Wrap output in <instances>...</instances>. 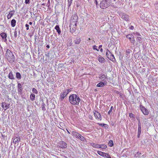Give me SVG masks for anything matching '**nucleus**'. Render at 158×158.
I'll return each mask as SVG.
<instances>
[{
    "label": "nucleus",
    "instance_id": "26",
    "mask_svg": "<svg viewBox=\"0 0 158 158\" xmlns=\"http://www.w3.org/2000/svg\"><path fill=\"white\" fill-rule=\"evenodd\" d=\"M91 145L94 148H99V144H96L94 143H92Z\"/></svg>",
    "mask_w": 158,
    "mask_h": 158
},
{
    "label": "nucleus",
    "instance_id": "25",
    "mask_svg": "<svg viewBox=\"0 0 158 158\" xmlns=\"http://www.w3.org/2000/svg\"><path fill=\"white\" fill-rule=\"evenodd\" d=\"M35 95L33 94H31L30 96V98L31 99L32 101H33L35 100Z\"/></svg>",
    "mask_w": 158,
    "mask_h": 158
},
{
    "label": "nucleus",
    "instance_id": "57",
    "mask_svg": "<svg viewBox=\"0 0 158 158\" xmlns=\"http://www.w3.org/2000/svg\"><path fill=\"white\" fill-rule=\"evenodd\" d=\"M102 45H100L99 46V48H102Z\"/></svg>",
    "mask_w": 158,
    "mask_h": 158
},
{
    "label": "nucleus",
    "instance_id": "38",
    "mask_svg": "<svg viewBox=\"0 0 158 158\" xmlns=\"http://www.w3.org/2000/svg\"><path fill=\"white\" fill-rule=\"evenodd\" d=\"M113 109V106H111L110 107V110L108 112V114H110V113L112 112V110Z\"/></svg>",
    "mask_w": 158,
    "mask_h": 158
},
{
    "label": "nucleus",
    "instance_id": "4",
    "mask_svg": "<svg viewBox=\"0 0 158 158\" xmlns=\"http://www.w3.org/2000/svg\"><path fill=\"white\" fill-rule=\"evenodd\" d=\"M70 31L71 33H73L76 30V22H74L73 24H71L70 26Z\"/></svg>",
    "mask_w": 158,
    "mask_h": 158
},
{
    "label": "nucleus",
    "instance_id": "16",
    "mask_svg": "<svg viewBox=\"0 0 158 158\" xmlns=\"http://www.w3.org/2000/svg\"><path fill=\"white\" fill-rule=\"evenodd\" d=\"M99 78L101 80V81L104 82V81H106L105 80V78H106L107 79V76H105L104 74H101L99 77Z\"/></svg>",
    "mask_w": 158,
    "mask_h": 158
},
{
    "label": "nucleus",
    "instance_id": "20",
    "mask_svg": "<svg viewBox=\"0 0 158 158\" xmlns=\"http://www.w3.org/2000/svg\"><path fill=\"white\" fill-rule=\"evenodd\" d=\"M55 28L57 32H58V34L59 35H60L61 33V31L60 29L59 26L58 25H56L55 26Z\"/></svg>",
    "mask_w": 158,
    "mask_h": 158
},
{
    "label": "nucleus",
    "instance_id": "43",
    "mask_svg": "<svg viewBox=\"0 0 158 158\" xmlns=\"http://www.w3.org/2000/svg\"><path fill=\"white\" fill-rule=\"evenodd\" d=\"M98 124L100 126H101L102 127H103L105 126V124L104 123H98Z\"/></svg>",
    "mask_w": 158,
    "mask_h": 158
},
{
    "label": "nucleus",
    "instance_id": "27",
    "mask_svg": "<svg viewBox=\"0 0 158 158\" xmlns=\"http://www.w3.org/2000/svg\"><path fill=\"white\" fill-rule=\"evenodd\" d=\"M16 77L18 79H20L21 78V76L20 73L19 72H17L16 74Z\"/></svg>",
    "mask_w": 158,
    "mask_h": 158
},
{
    "label": "nucleus",
    "instance_id": "46",
    "mask_svg": "<svg viewBox=\"0 0 158 158\" xmlns=\"http://www.w3.org/2000/svg\"><path fill=\"white\" fill-rule=\"evenodd\" d=\"M25 3L26 4H28L30 3V0H25Z\"/></svg>",
    "mask_w": 158,
    "mask_h": 158
},
{
    "label": "nucleus",
    "instance_id": "63",
    "mask_svg": "<svg viewBox=\"0 0 158 158\" xmlns=\"http://www.w3.org/2000/svg\"><path fill=\"white\" fill-rule=\"evenodd\" d=\"M78 43H79V42H76V44H78Z\"/></svg>",
    "mask_w": 158,
    "mask_h": 158
},
{
    "label": "nucleus",
    "instance_id": "59",
    "mask_svg": "<svg viewBox=\"0 0 158 158\" xmlns=\"http://www.w3.org/2000/svg\"><path fill=\"white\" fill-rule=\"evenodd\" d=\"M37 145V143H35L33 145H34V146H36V145Z\"/></svg>",
    "mask_w": 158,
    "mask_h": 158
},
{
    "label": "nucleus",
    "instance_id": "55",
    "mask_svg": "<svg viewBox=\"0 0 158 158\" xmlns=\"http://www.w3.org/2000/svg\"><path fill=\"white\" fill-rule=\"evenodd\" d=\"M66 130L67 132H68V133L69 134H70V132L68 131V130H67V128L66 129Z\"/></svg>",
    "mask_w": 158,
    "mask_h": 158
},
{
    "label": "nucleus",
    "instance_id": "37",
    "mask_svg": "<svg viewBox=\"0 0 158 158\" xmlns=\"http://www.w3.org/2000/svg\"><path fill=\"white\" fill-rule=\"evenodd\" d=\"M73 0H68V6H70L71 5V3H72Z\"/></svg>",
    "mask_w": 158,
    "mask_h": 158
},
{
    "label": "nucleus",
    "instance_id": "62",
    "mask_svg": "<svg viewBox=\"0 0 158 158\" xmlns=\"http://www.w3.org/2000/svg\"><path fill=\"white\" fill-rule=\"evenodd\" d=\"M42 5H45V4L44 3H43L42 4Z\"/></svg>",
    "mask_w": 158,
    "mask_h": 158
},
{
    "label": "nucleus",
    "instance_id": "5",
    "mask_svg": "<svg viewBox=\"0 0 158 158\" xmlns=\"http://www.w3.org/2000/svg\"><path fill=\"white\" fill-rule=\"evenodd\" d=\"M97 152L98 154L103 157H105L107 158H111L110 155L108 153H104L99 151H98Z\"/></svg>",
    "mask_w": 158,
    "mask_h": 158
},
{
    "label": "nucleus",
    "instance_id": "61",
    "mask_svg": "<svg viewBox=\"0 0 158 158\" xmlns=\"http://www.w3.org/2000/svg\"><path fill=\"white\" fill-rule=\"evenodd\" d=\"M34 139H33V140H32V143H33V142H34Z\"/></svg>",
    "mask_w": 158,
    "mask_h": 158
},
{
    "label": "nucleus",
    "instance_id": "21",
    "mask_svg": "<svg viewBox=\"0 0 158 158\" xmlns=\"http://www.w3.org/2000/svg\"><path fill=\"white\" fill-rule=\"evenodd\" d=\"M18 88L19 92H21L22 91L23 89L22 85L19 83L18 84Z\"/></svg>",
    "mask_w": 158,
    "mask_h": 158
},
{
    "label": "nucleus",
    "instance_id": "35",
    "mask_svg": "<svg viewBox=\"0 0 158 158\" xmlns=\"http://www.w3.org/2000/svg\"><path fill=\"white\" fill-rule=\"evenodd\" d=\"M132 38H133V39L132 40L131 39V40L130 41H131V43H132L133 44L135 41V40L134 39V37L133 36V37H132Z\"/></svg>",
    "mask_w": 158,
    "mask_h": 158
},
{
    "label": "nucleus",
    "instance_id": "53",
    "mask_svg": "<svg viewBox=\"0 0 158 158\" xmlns=\"http://www.w3.org/2000/svg\"><path fill=\"white\" fill-rule=\"evenodd\" d=\"M130 28L131 29V30H133L134 28V27L133 26H131L130 27Z\"/></svg>",
    "mask_w": 158,
    "mask_h": 158
},
{
    "label": "nucleus",
    "instance_id": "52",
    "mask_svg": "<svg viewBox=\"0 0 158 158\" xmlns=\"http://www.w3.org/2000/svg\"><path fill=\"white\" fill-rule=\"evenodd\" d=\"M89 117L90 119H91V120L92 119L93 117L91 116V115L89 116Z\"/></svg>",
    "mask_w": 158,
    "mask_h": 158
},
{
    "label": "nucleus",
    "instance_id": "32",
    "mask_svg": "<svg viewBox=\"0 0 158 158\" xmlns=\"http://www.w3.org/2000/svg\"><path fill=\"white\" fill-rule=\"evenodd\" d=\"M109 146H110V147H112L113 145V143L112 140H110L109 141V143H108Z\"/></svg>",
    "mask_w": 158,
    "mask_h": 158
},
{
    "label": "nucleus",
    "instance_id": "13",
    "mask_svg": "<svg viewBox=\"0 0 158 158\" xmlns=\"http://www.w3.org/2000/svg\"><path fill=\"white\" fill-rule=\"evenodd\" d=\"M15 11L14 10H13L10 11L7 16V19H10L12 16L15 14Z\"/></svg>",
    "mask_w": 158,
    "mask_h": 158
},
{
    "label": "nucleus",
    "instance_id": "31",
    "mask_svg": "<svg viewBox=\"0 0 158 158\" xmlns=\"http://www.w3.org/2000/svg\"><path fill=\"white\" fill-rule=\"evenodd\" d=\"M80 139L82 141H84L85 139L82 135H80Z\"/></svg>",
    "mask_w": 158,
    "mask_h": 158
},
{
    "label": "nucleus",
    "instance_id": "9",
    "mask_svg": "<svg viewBox=\"0 0 158 158\" xmlns=\"http://www.w3.org/2000/svg\"><path fill=\"white\" fill-rule=\"evenodd\" d=\"M67 94H66V91H64L61 93L60 94V100L62 101L64 99V98L66 96Z\"/></svg>",
    "mask_w": 158,
    "mask_h": 158
},
{
    "label": "nucleus",
    "instance_id": "34",
    "mask_svg": "<svg viewBox=\"0 0 158 158\" xmlns=\"http://www.w3.org/2000/svg\"><path fill=\"white\" fill-rule=\"evenodd\" d=\"M32 91L34 93H35V94H38V91L37 90L35 89V88H33L32 89Z\"/></svg>",
    "mask_w": 158,
    "mask_h": 158
},
{
    "label": "nucleus",
    "instance_id": "50",
    "mask_svg": "<svg viewBox=\"0 0 158 158\" xmlns=\"http://www.w3.org/2000/svg\"><path fill=\"white\" fill-rule=\"evenodd\" d=\"M141 154V153L140 152H138L136 154V155H137L138 156L140 155Z\"/></svg>",
    "mask_w": 158,
    "mask_h": 158
},
{
    "label": "nucleus",
    "instance_id": "12",
    "mask_svg": "<svg viewBox=\"0 0 158 158\" xmlns=\"http://www.w3.org/2000/svg\"><path fill=\"white\" fill-rule=\"evenodd\" d=\"M2 108H3L5 110H6V109L9 108L10 105L4 102L2 103Z\"/></svg>",
    "mask_w": 158,
    "mask_h": 158
},
{
    "label": "nucleus",
    "instance_id": "28",
    "mask_svg": "<svg viewBox=\"0 0 158 158\" xmlns=\"http://www.w3.org/2000/svg\"><path fill=\"white\" fill-rule=\"evenodd\" d=\"M133 35L132 34H129L126 35V37L131 40V38H132Z\"/></svg>",
    "mask_w": 158,
    "mask_h": 158
},
{
    "label": "nucleus",
    "instance_id": "58",
    "mask_svg": "<svg viewBox=\"0 0 158 158\" xmlns=\"http://www.w3.org/2000/svg\"><path fill=\"white\" fill-rule=\"evenodd\" d=\"M100 51L101 52H102V51H103V49H102V48H101V49H100Z\"/></svg>",
    "mask_w": 158,
    "mask_h": 158
},
{
    "label": "nucleus",
    "instance_id": "39",
    "mask_svg": "<svg viewBox=\"0 0 158 158\" xmlns=\"http://www.w3.org/2000/svg\"><path fill=\"white\" fill-rule=\"evenodd\" d=\"M97 47L95 45H94L93 46V48L94 50H96L98 51H99L98 49H97Z\"/></svg>",
    "mask_w": 158,
    "mask_h": 158
},
{
    "label": "nucleus",
    "instance_id": "6",
    "mask_svg": "<svg viewBox=\"0 0 158 158\" xmlns=\"http://www.w3.org/2000/svg\"><path fill=\"white\" fill-rule=\"evenodd\" d=\"M140 106L141 110L143 114L145 115H148L149 113V112L148 110L142 106Z\"/></svg>",
    "mask_w": 158,
    "mask_h": 158
},
{
    "label": "nucleus",
    "instance_id": "48",
    "mask_svg": "<svg viewBox=\"0 0 158 158\" xmlns=\"http://www.w3.org/2000/svg\"><path fill=\"white\" fill-rule=\"evenodd\" d=\"M106 55L107 58H108V57H109L110 56V54H109L107 52L106 53Z\"/></svg>",
    "mask_w": 158,
    "mask_h": 158
},
{
    "label": "nucleus",
    "instance_id": "51",
    "mask_svg": "<svg viewBox=\"0 0 158 158\" xmlns=\"http://www.w3.org/2000/svg\"><path fill=\"white\" fill-rule=\"evenodd\" d=\"M138 131H141V127H138Z\"/></svg>",
    "mask_w": 158,
    "mask_h": 158
},
{
    "label": "nucleus",
    "instance_id": "64",
    "mask_svg": "<svg viewBox=\"0 0 158 158\" xmlns=\"http://www.w3.org/2000/svg\"><path fill=\"white\" fill-rule=\"evenodd\" d=\"M76 18H77L76 17L74 16Z\"/></svg>",
    "mask_w": 158,
    "mask_h": 158
},
{
    "label": "nucleus",
    "instance_id": "23",
    "mask_svg": "<svg viewBox=\"0 0 158 158\" xmlns=\"http://www.w3.org/2000/svg\"><path fill=\"white\" fill-rule=\"evenodd\" d=\"M72 134L73 136L74 137L77 138H78V136L79 135V134L78 133L76 132L75 131H73Z\"/></svg>",
    "mask_w": 158,
    "mask_h": 158
},
{
    "label": "nucleus",
    "instance_id": "36",
    "mask_svg": "<svg viewBox=\"0 0 158 158\" xmlns=\"http://www.w3.org/2000/svg\"><path fill=\"white\" fill-rule=\"evenodd\" d=\"M17 32L16 31H15L14 32V36L15 38H16L17 37Z\"/></svg>",
    "mask_w": 158,
    "mask_h": 158
},
{
    "label": "nucleus",
    "instance_id": "33",
    "mask_svg": "<svg viewBox=\"0 0 158 158\" xmlns=\"http://www.w3.org/2000/svg\"><path fill=\"white\" fill-rule=\"evenodd\" d=\"M72 88H71L69 89H67L66 90H65L64 91H66V94H69L70 92H71L72 91Z\"/></svg>",
    "mask_w": 158,
    "mask_h": 158
},
{
    "label": "nucleus",
    "instance_id": "60",
    "mask_svg": "<svg viewBox=\"0 0 158 158\" xmlns=\"http://www.w3.org/2000/svg\"><path fill=\"white\" fill-rule=\"evenodd\" d=\"M94 91H95V92H97V89H94Z\"/></svg>",
    "mask_w": 158,
    "mask_h": 158
},
{
    "label": "nucleus",
    "instance_id": "56",
    "mask_svg": "<svg viewBox=\"0 0 158 158\" xmlns=\"http://www.w3.org/2000/svg\"><path fill=\"white\" fill-rule=\"evenodd\" d=\"M29 24L30 25H31L32 24V22H30L29 23Z\"/></svg>",
    "mask_w": 158,
    "mask_h": 158
},
{
    "label": "nucleus",
    "instance_id": "47",
    "mask_svg": "<svg viewBox=\"0 0 158 158\" xmlns=\"http://www.w3.org/2000/svg\"><path fill=\"white\" fill-rule=\"evenodd\" d=\"M134 33L135 35H138V36L140 35V34L138 32H136L135 33Z\"/></svg>",
    "mask_w": 158,
    "mask_h": 158
},
{
    "label": "nucleus",
    "instance_id": "54",
    "mask_svg": "<svg viewBox=\"0 0 158 158\" xmlns=\"http://www.w3.org/2000/svg\"><path fill=\"white\" fill-rule=\"evenodd\" d=\"M46 48H50V46L49 45H47L46 46Z\"/></svg>",
    "mask_w": 158,
    "mask_h": 158
},
{
    "label": "nucleus",
    "instance_id": "44",
    "mask_svg": "<svg viewBox=\"0 0 158 158\" xmlns=\"http://www.w3.org/2000/svg\"><path fill=\"white\" fill-rule=\"evenodd\" d=\"M25 27H27L26 30H28L29 29V26L28 24H26L25 25Z\"/></svg>",
    "mask_w": 158,
    "mask_h": 158
},
{
    "label": "nucleus",
    "instance_id": "8",
    "mask_svg": "<svg viewBox=\"0 0 158 158\" xmlns=\"http://www.w3.org/2000/svg\"><path fill=\"white\" fill-rule=\"evenodd\" d=\"M60 147L62 148H65L67 147V144L64 141H61L60 143Z\"/></svg>",
    "mask_w": 158,
    "mask_h": 158
},
{
    "label": "nucleus",
    "instance_id": "49",
    "mask_svg": "<svg viewBox=\"0 0 158 158\" xmlns=\"http://www.w3.org/2000/svg\"><path fill=\"white\" fill-rule=\"evenodd\" d=\"M126 52H127V55H128V54L130 53V51L129 50H128Z\"/></svg>",
    "mask_w": 158,
    "mask_h": 158
},
{
    "label": "nucleus",
    "instance_id": "17",
    "mask_svg": "<svg viewBox=\"0 0 158 158\" xmlns=\"http://www.w3.org/2000/svg\"><path fill=\"white\" fill-rule=\"evenodd\" d=\"M122 18L126 21H128L129 20V16L126 14H123L122 16Z\"/></svg>",
    "mask_w": 158,
    "mask_h": 158
},
{
    "label": "nucleus",
    "instance_id": "18",
    "mask_svg": "<svg viewBox=\"0 0 158 158\" xmlns=\"http://www.w3.org/2000/svg\"><path fill=\"white\" fill-rule=\"evenodd\" d=\"M0 35L3 40H5L6 41L7 40L6 39V35L5 33H2L0 34Z\"/></svg>",
    "mask_w": 158,
    "mask_h": 158
},
{
    "label": "nucleus",
    "instance_id": "14",
    "mask_svg": "<svg viewBox=\"0 0 158 158\" xmlns=\"http://www.w3.org/2000/svg\"><path fill=\"white\" fill-rule=\"evenodd\" d=\"M20 141V138L19 136H18V137H15L14 139L13 142L14 143L16 144Z\"/></svg>",
    "mask_w": 158,
    "mask_h": 158
},
{
    "label": "nucleus",
    "instance_id": "29",
    "mask_svg": "<svg viewBox=\"0 0 158 158\" xmlns=\"http://www.w3.org/2000/svg\"><path fill=\"white\" fill-rule=\"evenodd\" d=\"M99 146V148L102 149H105L107 148L106 146L104 144L100 145Z\"/></svg>",
    "mask_w": 158,
    "mask_h": 158
},
{
    "label": "nucleus",
    "instance_id": "30",
    "mask_svg": "<svg viewBox=\"0 0 158 158\" xmlns=\"http://www.w3.org/2000/svg\"><path fill=\"white\" fill-rule=\"evenodd\" d=\"M136 40H137V41H138L139 43H141V41L142 40V38L138 36L137 37Z\"/></svg>",
    "mask_w": 158,
    "mask_h": 158
},
{
    "label": "nucleus",
    "instance_id": "11",
    "mask_svg": "<svg viewBox=\"0 0 158 158\" xmlns=\"http://www.w3.org/2000/svg\"><path fill=\"white\" fill-rule=\"evenodd\" d=\"M107 51L109 52L110 54V56H109V57H108V58L113 61H115V59L114 58V55L113 54H112L111 53L110 51H109L108 49H107Z\"/></svg>",
    "mask_w": 158,
    "mask_h": 158
},
{
    "label": "nucleus",
    "instance_id": "1",
    "mask_svg": "<svg viewBox=\"0 0 158 158\" xmlns=\"http://www.w3.org/2000/svg\"><path fill=\"white\" fill-rule=\"evenodd\" d=\"M69 101L70 103L72 105L78 104L79 97L75 94H71L69 97Z\"/></svg>",
    "mask_w": 158,
    "mask_h": 158
},
{
    "label": "nucleus",
    "instance_id": "7",
    "mask_svg": "<svg viewBox=\"0 0 158 158\" xmlns=\"http://www.w3.org/2000/svg\"><path fill=\"white\" fill-rule=\"evenodd\" d=\"M94 115L96 118V119L100 120H102V116L100 114L98 111H95L94 113Z\"/></svg>",
    "mask_w": 158,
    "mask_h": 158
},
{
    "label": "nucleus",
    "instance_id": "40",
    "mask_svg": "<svg viewBox=\"0 0 158 158\" xmlns=\"http://www.w3.org/2000/svg\"><path fill=\"white\" fill-rule=\"evenodd\" d=\"M95 3L96 5V6L97 7H98L99 6V5L98 4V2L97 1V0H95Z\"/></svg>",
    "mask_w": 158,
    "mask_h": 158
},
{
    "label": "nucleus",
    "instance_id": "41",
    "mask_svg": "<svg viewBox=\"0 0 158 158\" xmlns=\"http://www.w3.org/2000/svg\"><path fill=\"white\" fill-rule=\"evenodd\" d=\"M129 116L131 118H134V115L132 113H130L129 114Z\"/></svg>",
    "mask_w": 158,
    "mask_h": 158
},
{
    "label": "nucleus",
    "instance_id": "22",
    "mask_svg": "<svg viewBox=\"0 0 158 158\" xmlns=\"http://www.w3.org/2000/svg\"><path fill=\"white\" fill-rule=\"evenodd\" d=\"M8 77L10 79H14L13 74L12 72H10L8 75Z\"/></svg>",
    "mask_w": 158,
    "mask_h": 158
},
{
    "label": "nucleus",
    "instance_id": "15",
    "mask_svg": "<svg viewBox=\"0 0 158 158\" xmlns=\"http://www.w3.org/2000/svg\"><path fill=\"white\" fill-rule=\"evenodd\" d=\"M98 60L99 62L101 63H104L105 61V59L102 57L100 55L98 56Z\"/></svg>",
    "mask_w": 158,
    "mask_h": 158
},
{
    "label": "nucleus",
    "instance_id": "2",
    "mask_svg": "<svg viewBox=\"0 0 158 158\" xmlns=\"http://www.w3.org/2000/svg\"><path fill=\"white\" fill-rule=\"evenodd\" d=\"M6 56L10 63H13L15 60V56L13 53L9 49H7L6 53Z\"/></svg>",
    "mask_w": 158,
    "mask_h": 158
},
{
    "label": "nucleus",
    "instance_id": "42",
    "mask_svg": "<svg viewBox=\"0 0 158 158\" xmlns=\"http://www.w3.org/2000/svg\"><path fill=\"white\" fill-rule=\"evenodd\" d=\"M141 133V131H138L137 136L138 138H139Z\"/></svg>",
    "mask_w": 158,
    "mask_h": 158
},
{
    "label": "nucleus",
    "instance_id": "10",
    "mask_svg": "<svg viewBox=\"0 0 158 158\" xmlns=\"http://www.w3.org/2000/svg\"><path fill=\"white\" fill-rule=\"evenodd\" d=\"M106 81H104V82H101L97 84L96 86L97 87H103L107 84Z\"/></svg>",
    "mask_w": 158,
    "mask_h": 158
},
{
    "label": "nucleus",
    "instance_id": "3",
    "mask_svg": "<svg viewBox=\"0 0 158 158\" xmlns=\"http://www.w3.org/2000/svg\"><path fill=\"white\" fill-rule=\"evenodd\" d=\"M109 6V3L107 0H102L101 2L100 7L102 9L107 8Z\"/></svg>",
    "mask_w": 158,
    "mask_h": 158
},
{
    "label": "nucleus",
    "instance_id": "45",
    "mask_svg": "<svg viewBox=\"0 0 158 158\" xmlns=\"http://www.w3.org/2000/svg\"><path fill=\"white\" fill-rule=\"evenodd\" d=\"M138 127H141V123H140V122L139 120H138Z\"/></svg>",
    "mask_w": 158,
    "mask_h": 158
},
{
    "label": "nucleus",
    "instance_id": "19",
    "mask_svg": "<svg viewBox=\"0 0 158 158\" xmlns=\"http://www.w3.org/2000/svg\"><path fill=\"white\" fill-rule=\"evenodd\" d=\"M59 128L60 129L64 130V129L65 128V125L63 122H60V127H59Z\"/></svg>",
    "mask_w": 158,
    "mask_h": 158
},
{
    "label": "nucleus",
    "instance_id": "24",
    "mask_svg": "<svg viewBox=\"0 0 158 158\" xmlns=\"http://www.w3.org/2000/svg\"><path fill=\"white\" fill-rule=\"evenodd\" d=\"M16 23V20L13 19L11 21V25L12 27H14L15 26V24Z\"/></svg>",
    "mask_w": 158,
    "mask_h": 158
}]
</instances>
